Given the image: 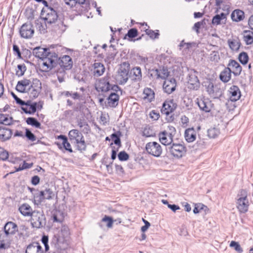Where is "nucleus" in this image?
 <instances>
[{
    "label": "nucleus",
    "instance_id": "a18cd8bd",
    "mask_svg": "<svg viewBox=\"0 0 253 253\" xmlns=\"http://www.w3.org/2000/svg\"><path fill=\"white\" fill-rule=\"evenodd\" d=\"M148 76L150 79H160V70L156 68H150L148 70Z\"/></svg>",
    "mask_w": 253,
    "mask_h": 253
},
{
    "label": "nucleus",
    "instance_id": "69168bd1",
    "mask_svg": "<svg viewBox=\"0 0 253 253\" xmlns=\"http://www.w3.org/2000/svg\"><path fill=\"white\" fill-rule=\"evenodd\" d=\"M142 135L147 137L153 136L152 130L149 127H145L142 131Z\"/></svg>",
    "mask_w": 253,
    "mask_h": 253
},
{
    "label": "nucleus",
    "instance_id": "4c0bfd02",
    "mask_svg": "<svg viewBox=\"0 0 253 253\" xmlns=\"http://www.w3.org/2000/svg\"><path fill=\"white\" fill-rule=\"evenodd\" d=\"M13 118L9 115L0 114V124L5 126H9L12 124Z\"/></svg>",
    "mask_w": 253,
    "mask_h": 253
},
{
    "label": "nucleus",
    "instance_id": "aec40b11",
    "mask_svg": "<svg viewBox=\"0 0 253 253\" xmlns=\"http://www.w3.org/2000/svg\"><path fill=\"white\" fill-rule=\"evenodd\" d=\"M197 72L194 71V73L189 74L188 78V88L193 90H197L200 87V82L196 75Z\"/></svg>",
    "mask_w": 253,
    "mask_h": 253
},
{
    "label": "nucleus",
    "instance_id": "4be33fe9",
    "mask_svg": "<svg viewBox=\"0 0 253 253\" xmlns=\"http://www.w3.org/2000/svg\"><path fill=\"white\" fill-rule=\"evenodd\" d=\"M230 100L232 102H235L240 99L241 93L239 87L237 85H232L228 90Z\"/></svg>",
    "mask_w": 253,
    "mask_h": 253
},
{
    "label": "nucleus",
    "instance_id": "6ab92c4d",
    "mask_svg": "<svg viewBox=\"0 0 253 253\" xmlns=\"http://www.w3.org/2000/svg\"><path fill=\"white\" fill-rule=\"evenodd\" d=\"M57 138L62 140V143L59 142H55L54 143L55 145H56L60 150L64 149L70 153L73 152L71 144L68 142V138L65 135L61 134L57 136Z\"/></svg>",
    "mask_w": 253,
    "mask_h": 253
},
{
    "label": "nucleus",
    "instance_id": "49530a36",
    "mask_svg": "<svg viewBox=\"0 0 253 253\" xmlns=\"http://www.w3.org/2000/svg\"><path fill=\"white\" fill-rule=\"evenodd\" d=\"M26 123L31 125L33 126H35L36 128H40L41 124V123L37 120V119L34 117H29L26 119Z\"/></svg>",
    "mask_w": 253,
    "mask_h": 253
},
{
    "label": "nucleus",
    "instance_id": "f704fd0d",
    "mask_svg": "<svg viewBox=\"0 0 253 253\" xmlns=\"http://www.w3.org/2000/svg\"><path fill=\"white\" fill-rule=\"evenodd\" d=\"M244 12L240 9H235L231 13V17L233 21L239 22L245 17Z\"/></svg>",
    "mask_w": 253,
    "mask_h": 253
},
{
    "label": "nucleus",
    "instance_id": "39448f33",
    "mask_svg": "<svg viewBox=\"0 0 253 253\" xmlns=\"http://www.w3.org/2000/svg\"><path fill=\"white\" fill-rule=\"evenodd\" d=\"M50 245L54 250L52 253H60L67 247V239L60 235H54L50 241Z\"/></svg>",
    "mask_w": 253,
    "mask_h": 253
},
{
    "label": "nucleus",
    "instance_id": "393cba45",
    "mask_svg": "<svg viewBox=\"0 0 253 253\" xmlns=\"http://www.w3.org/2000/svg\"><path fill=\"white\" fill-rule=\"evenodd\" d=\"M119 95L116 92H111L107 98V102H105L106 106L111 108H115L119 103Z\"/></svg>",
    "mask_w": 253,
    "mask_h": 253
},
{
    "label": "nucleus",
    "instance_id": "f03ea898",
    "mask_svg": "<svg viewBox=\"0 0 253 253\" xmlns=\"http://www.w3.org/2000/svg\"><path fill=\"white\" fill-rule=\"evenodd\" d=\"M41 16L44 21L46 25H51L58 23L57 26L59 29H61V31L65 30L66 25L64 24L63 21L59 18L57 11L53 8H42Z\"/></svg>",
    "mask_w": 253,
    "mask_h": 253
},
{
    "label": "nucleus",
    "instance_id": "4d7b16f0",
    "mask_svg": "<svg viewBox=\"0 0 253 253\" xmlns=\"http://www.w3.org/2000/svg\"><path fill=\"white\" fill-rule=\"evenodd\" d=\"M206 24V19H204L201 21L196 22L194 24L192 29L194 31H195L197 34H198L200 33V29L201 27V26H204Z\"/></svg>",
    "mask_w": 253,
    "mask_h": 253
},
{
    "label": "nucleus",
    "instance_id": "774afa93",
    "mask_svg": "<svg viewBox=\"0 0 253 253\" xmlns=\"http://www.w3.org/2000/svg\"><path fill=\"white\" fill-rule=\"evenodd\" d=\"M189 118L186 116H183L181 118V122L182 124V126L184 127H186L188 126L189 123Z\"/></svg>",
    "mask_w": 253,
    "mask_h": 253
},
{
    "label": "nucleus",
    "instance_id": "a878e982",
    "mask_svg": "<svg viewBox=\"0 0 253 253\" xmlns=\"http://www.w3.org/2000/svg\"><path fill=\"white\" fill-rule=\"evenodd\" d=\"M12 135V131L11 129L5 126H0V141L5 142L9 140Z\"/></svg>",
    "mask_w": 253,
    "mask_h": 253
},
{
    "label": "nucleus",
    "instance_id": "412c9836",
    "mask_svg": "<svg viewBox=\"0 0 253 253\" xmlns=\"http://www.w3.org/2000/svg\"><path fill=\"white\" fill-rule=\"evenodd\" d=\"M18 230V227L17 225L12 221L7 222L3 227V234L8 237L9 236L14 235Z\"/></svg>",
    "mask_w": 253,
    "mask_h": 253
},
{
    "label": "nucleus",
    "instance_id": "ea45409f",
    "mask_svg": "<svg viewBox=\"0 0 253 253\" xmlns=\"http://www.w3.org/2000/svg\"><path fill=\"white\" fill-rule=\"evenodd\" d=\"M244 40L247 45L253 43V32L250 30L244 31Z\"/></svg>",
    "mask_w": 253,
    "mask_h": 253
},
{
    "label": "nucleus",
    "instance_id": "e433bc0d",
    "mask_svg": "<svg viewBox=\"0 0 253 253\" xmlns=\"http://www.w3.org/2000/svg\"><path fill=\"white\" fill-rule=\"evenodd\" d=\"M228 43L230 48L234 51H238L241 45L240 40L238 38L229 39Z\"/></svg>",
    "mask_w": 253,
    "mask_h": 253
},
{
    "label": "nucleus",
    "instance_id": "680f3d73",
    "mask_svg": "<svg viewBox=\"0 0 253 253\" xmlns=\"http://www.w3.org/2000/svg\"><path fill=\"white\" fill-rule=\"evenodd\" d=\"M101 222H107V227L108 228H112L114 220L111 217L105 215L101 219Z\"/></svg>",
    "mask_w": 253,
    "mask_h": 253
},
{
    "label": "nucleus",
    "instance_id": "f8f14e48",
    "mask_svg": "<svg viewBox=\"0 0 253 253\" xmlns=\"http://www.w3.org/2000/svg\"><path fill=\"white\" fill-rule=\"evenodd\" d=\"M64 1L71 7L76 5L80 6L82 12L88 11L90 9V3L88 0H64Z\"/></svg>",
    "mask_w": 253,
    "mask_h": 253
},
{
    "label": "nucleus",
    "instance_id": "e2e57ef3",
    "mask_svg": "<svg viewBox=\"0 0 253 253\" xmlns=\"http://www.w3.org/2000/svg\"><path fill=\"white\" fill-rule=\"evenodd\" d=\"M28 139L34 141L36 140V136L32 132V131L28 128H26L25 136Z\"/></svg>",
    "mask_w": 253,
    "mask_h": 253
},
{
    "label": "nucleus",
    "instance_id": "864d4df0",
    "mask_svg": "<svg viewBox=\"0 0 253 253\" xmlns=\"http://www.w3.org/2000/svg\"><path fill=\"white\" fill-rule=\"evenodd\" d=\"M41 192H43L44 193V198L45 199L50 200L53 199L54 194L52 191V190L49 188H46L44 190L41 191Z\"/></svg>",
    "mask_w": 253,
    "mask_h": 253
},
{
    "label": "nucleus",
    "instance_id": "79ce46f5",
    "mask_svg": "<svg viewBox=\"0 0 253 253\" xmlns=\"http://www.w3.org/2000/svg\"><path fill=\"white\" fill-rule=\"evenodd\" d=\"M159 140L161 143L165 146L170 145L173 142V137H171V141L169 140V138L168 135H163L162 132H161L159 134Z\"/></svg>",
    "mask_w": 253,
    "mask_h": 253
},
{
    "label": "nucleus",
    "instance_id": "4468645a",
    "mask_svg": "<svg viewBox=\"0 0 253 253\" xmlns=\"http://www.w3.org/2000/svg\"><path fill=\"white\" fill-rule=\"evenodd\" d=\"M177 105L173 99L167 100L163 103L161 111L162 114L169 116L176 109Z\"/></svg>",
    "mask_w": 253,
    "mask_h": 253
},
{
    "label": "nucleus",
    "instance_id": "bf43d9fd",
    "mask_svg": "<svg viewBox=\"0 0 253 253\" xmlns=\"http://www.w3.org/2000/svg\"><path fill=\"white\" fill-rule=\"evenodd\" d=\"M138 35V31L136 28H131L128 30L127 33L126 35L125 39L126 37H128L129 39H132L137 37Z\"/></svg>",
    "mask_w": 253,
    "mask_h": 253
},
{
    "label": "nucleus",
    "instance_id": "7ed1b4c3",
    "mask_svg": "<svg viewBox=\"0 0 253 253\" xmlns=\"http://www.w3.org/2000/svg\"><path fill=\"white\" fill-rule=\"evenodd\" d=\"M69 138L76 147V150L80 152L86 150L87 144L84 136L81 132L76 129L71 130L68 133Z\"/></svg>",
    "mask_w": 253,
    "mask_h": 253
},
{
    "label": "nucleus",
    "instance_id": "58836bf2",
    "mask_svg": "<svg viewBox=\"0 0 253 253\" xmlns=\"http://www.w3.org/2000/svg\"><path fill=\"white\" fill-rule=\"evenodd\" d=\"M144 98L147 99L149 102H152L155 99V93L150 88L146 87L144 89Z\"/></svg>",
    "mask_w": 253,
    "mask_h": 253
},
{
    "label": "nucleus",
    "instance_id": "37998d69",
    "mask_svg": "<svg viewBox=\"0 0 253 253\" xmlns=\"http://www.w3.org/2000/svg\"><path fill=\"white\" fill-rule=\"evenodd\" d=\"M176 133V129L173 126H168L167 129L162 131L163 135H168L169 138V140L171 139V137L173 136Z\"/></svg>",
    "mask_w": 253,
    "mask_h": 253
},
{
    "label": "nucleus",
    "instance_id": "f3484780",
    "mask_svg": "<svg viewBox=\"0 0 253 253\" xmlns=\"http://www.w3.org/2000/svg\"><path fill=\"white\" fill-rule=\"evenodd\" d=\"M41 89V83L40 81L36 79H33V84L29 87V96L31 98L35 99L37 98Z\"/></svg>",
    "mask_w": 253,
    "mask_h": 253
},
{
    "label": "nucleus",
    "instance_id": "338daca9",
    "mask_svg": "<svg viewBox=\"0 0 253 253\" xmlns=\"http://www.w3.org/2000/svg\"><path fill=\"white\" fill-rule=\"evenodd\" d=\"M13 51L14 54H16L18 58H22L21 53L20 49L17 45L15 44L13 45Z\"/></svg>",
    "mask_w": 253,
    "mask_h": 253
},
{
    "label": "nucleus",
    "instance_id": "0e129e2a",
    "mask_svg": "<svg viewBox=\"0 0 253 253\" xmlns=\"http://www.w3.org/2000/svg\"><path fill=\"white\" fill-rule=\"evenodd\" d=\"M118 159L121 161H126L129 159V155L125 151H121L118 155Z\"/></svg>",
    "mask_w": 253,
    "mask_h": 253
},
{
    "label": "nucleus",
    "instance_id": "3c124183",
    "mask_svg": "<svg viewBox=\"0 0 253 253\" xmlns=\"http://www.w3.org/2000/svg\"><path fill=\"white\" fill-rule=\"evenodd\" d=\"M27 68L25 64H18L17 70L16 71V75L18 77H21L24 75Z\"/></svg>",
    "mask_w": 253,
    "mask_h": 253
},
{
    "label": "nucleus",
    "instance_id": "b1692460",
    "mask_svg": "<svg viewBox=\"0 0 253 253\" xmlns=\"http://www.w3.org/2000/svg\"><path fill=\"white\" fill-rule=\"evenodd\" d=\"M25 253H44V251L39 242H33L27 246Z\"/></svg>",
    "mask_w": 253,
    "mask_h": 253
},
{
    "label": "nucleus",
    "instance_id": "9b49d317",
    "mask_svg": "<svg viewBox=\"0 0 253 253\" xmlns=\"http://www.w3.org/2000/svg\"><path fill=\"white\" fill-rule=\"evenodd\" d=\"M58 65H59L63 71L70 70L73 66L72 58L69 55H64L61 57L58 58V54H57V59L54 68L56 67Z\"/></svg>",
    "mask_w": 253,
    "mask_h": 253
},
{
    "label": "nucleus",
    "instance_id": "6e6d98bb",
    "mask_svg": "<svg viewBox=\"0 0 253 253\" xmlns=\"http://www.w3.org/2000/svg\"><path fill=\"white\" fill-rule=\"evenodd\" d=\"M145 31L146 32V34L149 36V37L152 39H157L159 38V33L158 30H157V32H155L152 30L147 29L145 30Z\"/></svg>",
    "mask_w": 253,
    "mask_h": 253
},
{
    "label": "nucleus",
    "instance_id": "72a5a7b5",
    "mask_svg": "<svg viewBox=\"0 0 253 253\" xmlns=\"http://www.w3.org/2000/svg\"><path fill=\"white\" fill-rule=\"evenodd\" d=\"M30 80L24 79L18 82L16 86V89L21 93L26 92V87L31 84Z\"/></svg>",
    "mask_w": 253,
    "mask_h": 253
},
{
    "label": "nucleus",
    "instance_id": "0eeeda50",
    "mask_svg": "<svg viewBox=\"0 0 253 253\" xmlns=\"http://www.w3.org/2000/svg\"><path fill=\"white\" fill-rule=\"evenodd\" d=\"M167 150L172 156L177 158L182 157L186 152V148L183 144L176 143H172L167 147Z\"/></svg>",
    "mask_w": 253,
    "mask_h": 253
},
{
    "label": "nucleus",
    "instance_id": "09e8293b",
    "mask_svg": "<svg viewBox=\"0 0 253 253\" xmlns=\"http://www.w3.org/2000/svg\"><path fill=\"white\" fill-rule=\"evenodd\" d=\"M238 59L242 64H247L249 61V56L247 53L244 51L240 53L238 56Z\"/></svg>",
    "mask_w": 253,
    "mask_h": 253
},
{
    "label": "nucleus",
    "instance_id": "cd10ccee",
    "mask_svg": "<svg viewBox=\"0 0 253 253\" xmlns=\"http://www.w3.org/2000/svg\"><path fill=\"white\" fill-rule=\"evenodd\" d=\"M18 211L24 216H31L34 213L32 207L26 203L19 206Z\"/></svg>",
    "mask_w": 253,
    "mask_h": 253
},
{
    "label": "nucleus",
    "instance_id": "f257e3e1",
    "mask_svg": "<svg viewBox=\"0 0 253 253\" xmlns=\"http://www.w3.org/2000/svg\"><path fill=\"white\" fill-rule=\"evenodd\" d=\"M33 55L42 61V66L46 67V70H51L55 65L57 54L49 52V49L36 47L33 50Z\"/></svg>",
    "mask_w": 253,
    "mask_h": 253
},
{
    "label": "nucleus",
    "instance_id": "dca6fc26",
    "mask_svg": "<svg viewBox=\"0 0 253 253\" xmlns=\"http://www.w3.org/2000/svg\"><path fill=\"white\" fill-rule=\"evenodd\" d=\"M196 103L198 105L200 110L206 113L210 112L211 108L213 107V104L212 102L209 99L204 97L197 98Z\"/></svg>",
    "mask_w": 253,
    "mask_h": 253
},
{
    "label": "nucleus",
    "instance_id": "c756f323",
    "mask_svg": "<svg viewBox=\"0 0 253 253\" xmlns=\"http://www.w3.org/2000/svg\"><path fill=\"white\" fill-rule=\"evenodd\" d=\"M11 241L8 236L3 233H0V250H5L10 248Z\"/></svg>",
    "mask_w": 253,
    "mask_h": 253
},
{
    "label": "nucleus",
    "instance_id": "5701e85b",
    "mask_svg": "<svg viewBox=\"0 0 253 253\" xmlns=\"http://www.w3.org/2000/svg\"><path fill=\"white\" fill-rule=\"evenodd\" d=\"M176 81L174 78L166 80L163 84V89L168 94H170L175 90Z\"/></svg>",
    "mask_w": 253,
    "mask_h": 253
},
{
    "label": "nucleus",
    "instance_id": "603ef678",
    "mask_svg": "<svg viewBox=\"0 0 253 253\" xmlns=\"http://www.w3.org/2000/svg\"><path fill=\"white\" fill-rule=\"evenodd\" d=\"M219 134V130L218 128L213 127L208 130V135L210 138H214Z\"/></svg>",
    "mask_w": 253,
    "mask_h": 253
},
{
    "label": "nucleus",
    "instance_id": "20e7f679",
    "mask_svg": "<svg viewBox=\"0 0 253 253\" xmlns=\"http://www.w3.org/2000/svg\"><path fill=\"white\" fill-rule=\"evenodd\" d=\"M202 84L211 97L219 98L222 96L223 92L220 85L214 84L212 80L207 79L203 82Z\"/></svg>",
    "mask_w": 253,
    "mask_h": 253
},
{
    "label": "nucleus",
    "instance_id": "a19ab883",
    "mask_svg": "<svg viewBox=\"0 0 253 253\" xmlns=\"http://www.w3.org/2000/svg\"><path fill=\"white\" fill-rule=\"evenodd\" d=\"M38 104L37 102L33 103L29 107V109L27 107H21V109L25 114L30 115L34 114L36 112Z\"/></svg>",
    "mask_w": 253,
    "mask_h": 253
},
{
    "label": "nucleus",
    "instance_id": "ddd939ff",
    "mask_svg": "<svg viewBox=\"0 0 253 253\" xmlns=\"http://www.w3.org/2000/svg\"><path fill=\"white\" fill-rule=\"evenodd\" d=\"M34 32L33 25L30 22L23 24L19 30L21 37L26 39H31L33 36Z\"/></svg>",
    "mask_w": 253,
    "mask_h": 253
},
{
    "label": "nucleus",
    "instance_id": "052dcab7",
    "mask_svg": "<svg viewBox=\"0 0 253 253\" xmlns=\"http://www.w3.org/2000/svg\"><path fill=\"white\" fill-rule=\"evenodd\" d=\"M9 153L3 148L0 147V160L6 161L8 159Z\"/></svg>",
    "mask_w": 253,
    "mask_h": 253
},
{
    "label": "nucleus",
    "instance_id": "c03bdc74",
    "mask_svg": "<svg viewBox=\"0 0 253 253\" xmlns=\"http://www.w3.org/2000/svg\"><path fill=\"white\" fill-rule=\"evenodd\" d=\"M44 199L43 192L40 191L34 196V202L35 205H41Z\"/></svg>",
    "mask_w": 253,
    "mask_h": 253
},
{
    "label": "nucleus",
    "instance_id": "de8ad7c7",
    "mask_svg": "<svg viewBox=\"0 0 253 253\" xmlns=\"http://www.w3.org/2000/svg\"><path fill=\"white\" fill-rule=\"evenodd\" d=\"M209 209L207 206L202 203H197L195 205V207L193 209V212L194 214H197L199 213L201 211H204L206 212L207 211H209Z\"/></svg>",
    "mask_w": 253,
    "mask_h": 253
},
{
    "label": "nucleus",
    "instance_id": "6e6552de",
    "mask_svg": "<svg viewBox=\"0 0 253 253\" xmlns=\"http://www.w3.org/2000/svg\"><path fill=\"white\" fill-rule=\"evenodd\" d=\"M130 70V64L128 62H124L121 64L118 71V81L119 84H125L128 79V73Z\"/></svg>",
    "mask_w": 253,
    "mask_h": 253
},
{
    "label": "nucleus",
    "instance_id": "7c9ffc66",
    "mask_svg": "<svg viewBox=\"0 0 253 253\" xmlns=\"http://www.w3.org/2000/svg\"><path fill=\"white\" fill-rule=\"evenodd\" d=\"M232 70L231 68L225 67L224 70L221 72L219 75L220 80L223 83H227L230 81L231 78Z\"/></svg>",
    "mask_w": 253,
    "mask_h": 253
},
{
    "label": "nucleus",
    "instance_id": "1a4fd4ad",
    "mask_svg": "<svg viewBox=\"0 0 253 253\" xmlns=\"http://www.w3.org/2000/svg\"><path fill=\"white\" fill-rule=\"evenodd\" d=\"M240 195L241 197L237 200V208L240 212L244 213L248 211L249 206L247 191L244 189L241 190Z\"/></svg>",
    "mask_w": 253,
    "mask_h": 253
},
{
    "label": "nucleus",
    "instance_id": "5fc2aeb1",
    "mask_svg": "<svg viewBox=\"0 0 253 253\" xmlns=\"http://www.w3.org/2000/svg\"><path fill=\"white\" fill-rule=\"evenodd\" d=\"M159 70H160V78L165 79L169 76V73L168 71L167 67L163 66L162 67H160Z\"/></svg>",
    "mask_w": 253,
    "mask_h": 253
},
{
    "label": "nucleus",
    "instance_id": "c85d7f7f",
    "mask_svg": "<svg viewBox=\"0 0 253 253\" xmlns=\"http://www.w3.org/2000/svg\"><path fill=\"white\" fill-rule=\"evenodd\" d=\"M129 77L134 82L141 81L142 80V72L140 67L137 66L132 68L130 71Z\"/></svg>",
    "mask_w": 253,
    "mask_h": 253
},
{
    "label": "nucleus",
    "instance_id": "473e14b6",
    "mask_svg": "<svg viewBox=\"0 0 253 253\" xmlns=\"http://www.w3.org/2000/svg\"><path fill=\"white\" fill-rule=\"evenodd\" d=\"M105 67L103 64L100 62H96L93 64V74L95 77L101 76L105 71Z\"/></svg>",
    "mask_w": 253,
    "mask_h": 253
},
{
    "label": "nucleus",
    "instance_id": "2f4dec72",
    "mask_svg": "<svg viewBox=\"0 0 253 253\" xmlns=\"http://www.w3.org/2000/svg\"><path fill=\"white\" fill-rule=\"evenodd\" d=\"M184 137L187 142H192L196 140V132L193 127L189 128L185 130Z\"/></svg>",
    "mask_w": 253,
    "mask_h": 253
},
{
    "label": "nucleus",
    "instance_id": "8fccbe9b",
    "mask_svg": "<svg viewBox=\"0 0 253 253\" xmlns=\"http://www.w3.org/2000/svg\"><path fill=\"white\" fill-rule=\"evenodd\" d=\"M57 235H60L63 238L64 237L65 239H67L70 235L69 228L67 226H62L60 232Z\"/></svg>",
    "mask_w": 253,
    "mask_h": 253
},
{
    "label": "nucleus",
    "instance_id": "c9c22d12",
    "mask_svg": "<svg viewBox=\"0 0 253 253\" xmlns=\"http://www.w3.org/2000/svg\"><path fill=\"white\" fill-rule=\"evenodd\" d=\"M52 218L53 222L61 223L64 219V213L60 210H55L52 212Z\"/></svg>",
    "mask_w": 253,
    "mask_h": 253
},
{
    "label": "nucleus",
    "instance_id": "9d476101",
    "mask_svg": "<svg viewBox=\"0 0 253 253\" xmlns=\"http://www.w3.org/2000/svg\"><path fill=\"white\" fill-rule=\"evenodd\" d=\"M145 150L147 153L155 157H159L163 151L161 145L155 141L147 143L145 146Z\"/></svg>",
    "mask_w": 253,
    "mask_h": 253
},
{
    "label": "nucleus",
    "instance_id": "bb28decb",
    "mask_svg": "<svg viewBox=\"0 0 253 253\" xmlns=\"http://www.w3.org/2000/svg\"><path fill=\"white\" fill-rule=\"evenodd\" d=\"M228 67L231 68L232 73L235 77L239 76L242 71V67L236 61L230 59L228 64Z\"/></svg>",
    "mask_w": 253,
    "mask_h": 253
},
{
    "label": "nucleus",
    "instance_id": "423d86ee",
    "mask_svg": "<svg viewBox=\"0 0 253 253\" xmlns=\"http://www.w3.org/2000/svg\"><path fill=\"white\" fill-rule=\"evenodd\" d=\"M31 217V224L36 228L44 227L46 223L45 215L43 211L34 210Z\"/></svg>",
    "mask_w": 253,
    "mask_h": 253
},
{
    "label": "nucleus",
    "instance_id": "a211bd4d",
    "mask_svg": "<svg viewBox=\"0 0 253 253\" xmlns=\"http://www.w3.org/2000/svg\"><path fill=\"white\" fill-rule=\"evenodd\" d=\"M110 78L105 76L98 80L96 89L102 92H107L110 90Z\"/></svg>",
    "mask_w": 253,
    "mask_h": 253
},
{
    "label": "nucleus",
    "instance_id": "2eb2a0df",
    "mask_svg": "<svg viewBox=\"0 0 253 253\" xmlns=\"http://www.w3.org/2000/svg\"><path fill=\"white\" fill-rule=\"evenodd\" d=\"M122 135V132L119 130L116 132L112 133L110 137L111 139H113L114 143L118 146V148L116 149L115 147H112V150L111 152V159L113 160H114L116 158L117 153L118 151L119 148H120L121 146V136Z\"/></svg>",
    "mask_w": 253,
    "mask_h": 253
},
{
    "label": "nucleus",
    "instance_id": "13d9d810",
    "mask_svg": "<svg viewBox=\"0 0 253 253\" xmlns=\"http://www.w3.org/2000/svg\"><path fill=\"white\" fill-rule=\"evenodd\" d=\"M230 247L234 248L235 250L238 253H242L243 252L242 248L241 247L239 243L237 242L232 241L230 244Z\"/></svg>",
    "mask_w": 253,
    "mask_h": 253
}]
</instances>
